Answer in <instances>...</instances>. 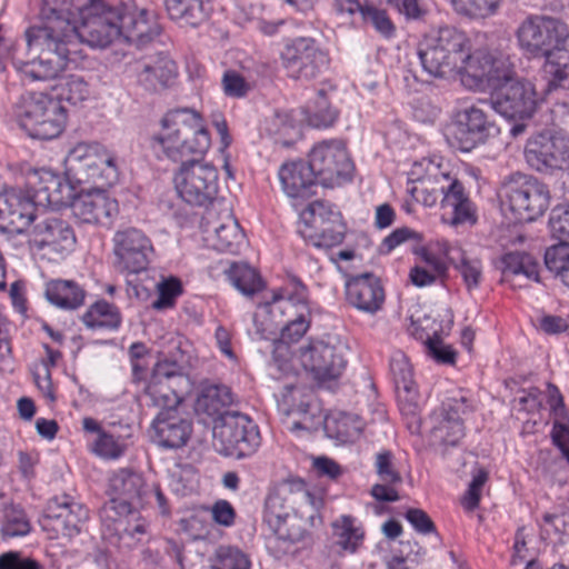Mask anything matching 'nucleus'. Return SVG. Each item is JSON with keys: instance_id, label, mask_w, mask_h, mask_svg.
I'll use <instances>...</instances> for the list:
<instances>
[{"instance_id": "49", "label": "nucleus", "mask_w": 569, "mask_h": 569, "mask_svg": "<svg viewBox=\"0 0 569 569\" xmlns=\"http://www.w3.org/2000/svg\"><path fill=\"white\" fill-rule=\"evenodd\" d=\"M58 96L71 104H80L91 97V86L79 74H69L59 80Z\"/></svg>"}, {"instance_id": "31", "label": "nucleus", "mask_w": 569, "mask_h": 569, "mask_svg": "<svg viewBox=\"0 0 569 569\" xmlns=\"http://www.w3.org/2000/svg\"><path fill=\"white\" fill-rule=\"evenodd\" d=\"M283 192L296 204L315 194L318 178L311 164L302 160L283 163L278 172Z\"/></svg>"}, {"instance_id": "51", "label": "nucleus", "mask_w": 569, "mask_h": 569, "mask_svg": "<svg viewBox=\"0 0 569 569\" xmlns=\"http://www.w3.org/2000/svg\"><path fill=\"white\" fill-rule=\"evenodd\" d=\"M31 522L26 511L18 506L4 509L1 533L4 538L24 537L31 531Z\"/></svg>"}, {"instance_id": "44", "label": "nucleus", "mask_w": 569, "mask_h": 569, "mask_svg": "<svg viewBox=\"0 0 569 569\" xmlns=\"http://www.w3.org/2000/svg\"><path fill=\"white\" fill-rule=\"evenodd\" d=\"M433 426L432 437L436 441L448 446H457L465 437L462 419L450 416L441 410L435 411L431 417Z\"/></svg>"}, {"instance_id": "38", "label": "nucleus", "mask_w": 569, "mask_h": 569, "mask_svg": "<svg viewBox=\"0 0 569 569\" xmlns=\"http://www.w3.org/2000/svg\"><path fill=\"white\" fill-rule=\"evenodd\" d=\"M46 298L63 310H76L84 302V290L72 280L56 279L47 282Z\"/></svg>"}, {"instance_id": "29", "label": "nucleus", "mask_w": 569, "mask_h": 569, "mask_svg": "<svg viewBox=\"0 0 569 569\" xmlns=\"http://www.w3.org/2000/svg\"><path fill=\"white\" fill-rule=\"evenodd\" d=\"M153 441L160 447L178 449L188 442L191 432V421L183 417L178 409L160 410L151 425Z\"/></svg>"}, {"instance_id": "21", "label": "nucleus", "mask_w": 569, "mask_h": 569, "mask_svg": "<svg viewBox=\"0 0 569 569\" xmlns=\"http://www.w3.org/2000/svg\"><path fill=\"white\" fill-rule=\"evenodd\" d=\"M88 517V509L69 496L54 497L48 502L41 527L51 539L72 538L80 533Z\"/></svg>"}, {"instance_id": "18", "label": "nucleus", "mask_w": 569, "mask_h": 569, "mask_svg": "<svg viewBox=\"0 0 569 569\" xmlns=\"http://www.w3.org/2000/svg\"><path fill=\"white\" fill-rule=\"evenodd\" d=\"M138 507L118 502H106L100 509L102 536L110 543L131 546L141 541L148 532V523L138 512Z\"/></svg>"}, {"instance_id": "64", "label": "nucleus", "mask_w": 569, "mask_h": 569, "mask_svg": "<svg viewBox=\"0 0 569 569\" xmlns=\"http://www.w3.org/2000/svg\"><path fill=\"white\" fill-rule=\"evenodd\" d=\"M211 516L216 523L231 527L234 523L236 510L227 500H218L211 507Z\"/></svg>"}, {"instance_id": "52", "label": "nucleus", "mask_w": 569, "mask_h": 569, "mask_svg": "<svg viewBox=\"0 0 569 569\" xmlns=\"http://www.w3.org/2000/svg\"><path fill=\"white\" fill-rule=\"evenodd\" d=\"M91 451L107 460H117L122 457L127 450V445L121 437L103 431L90 445Z\"/></svg>"}, {"instance_id": "24", "label": "nucleus", "mask_w": 569, "mask_h": 569, "mask_svg": "<svg viewBox=\"0 0 569 569\" xmlns=\"http://www.w3.org/2000/svg\"><path fill=\"white\" fill-rule=\"evenodd\" d=\"M32 196L18 189L0 193V230L8 233H22L38 219Z\"/></svg>"}, {"instance_id": "47", "label": "nucleus", "mask_w": 569, "mask_h": 569, "mask_svg": "<svg viewBox=\"0 0 569 569\" xmlns=\"http://www.w3.org/2000/svg\"><path fill=\"white\" fill-rule=\"evenodd\" d=\"M166 8L172 20L192 27L199 26L209 14L203 0H166Z\"/></svg>"}, {"instance_id": "13", "label": "nucleus", "mask_w": 569, "mask_h": 569, "mask_svg": "<svg viewBox=\"0 0 569 569\" xmlns=\"http://www.w3.org/2000/svg\"><path fill=\"white\" fill-rule=\"evenodd\" d=\"M309 163L318 182L323 187H338L351 181L355 164L346 143L339 139L323 140L309 152Z\"/></svg>"}, {"instance_id": "33", "label": "nucleus", "mask_w": 569, "mask_h": 569, "mask_svg": "<svg viewBox=\"0 0 569 569\" xmlns=\"http://www.w3.org/2000/svg\"><path fill=\"white\" fill-rule=\"evenodd\" d=\"M117 27L119 38L124 37L129 42L146 43L159 34L158 26L150 20L146 9H118Z\"/></svg>"}, {"instance_id": "19", "label": "nucleus", "mask_w": 569, "mask_h": 569, "mask_svg": "<svg viewBox=\"0 0 569 569\" xmlns=\"http://www.w3.org/2000/svg\"><path fill=\"white\" fill-rule=\"evenodd\" d=\"M512 77L493 88L496 92L488 99L490 107L507 119H529L537 109L536 88L529 81L513 80Z\"/></svg>"}, {"instance_id": "57", "label": "nucleus", "mask_w": 569, "mask_h": 569, "mask_svg": "<svg viewBox=\"0 0 569 569\" xmlns=\"http://www.w3.org/2000/svg\"><path fill=\"white\" fill-rule=\"evenodd\" d=\"M475 409V400L469 397L466 392L459 391L456 395L447 398L442 402L439 410L462 419L463 416L469 415Z\"/></svg>"}, {"instance_id": "7", "label": "nucleus", "mask_w": 569, "mask_h": 569, "mask_svg": "<svg viewBox=\"0 0 569 569\" xmlns=\"http://www.w3.org/2000/svg\"><path fill=\"white\" fill-rule=\"evenodd\" d=\"M492 110L488 99L476 102L460 101L452 110L447 126V139L461 151H471L499 133L496 121L489 114Z\"/></svg>"}, {"instance_id": "6", "label": "nucleus", "mask_w": 569, "mask_h": 569, "mask_svg": "<svg viewBox=\"0 0 569 569\" xmlns=\"http://www.w3.org/2000/svg\"><path fill=\"white\" fill-rule=\"evenodd\" d=\"M13 116L31 138L41 140L59 137L68 119L67 109L59 99L33 91L20 96L13 106Z\"/></svg>"}, {"instance_id": "3", "label": "nucleus", "mask_w": 569, "mask_h": 569, "mask_svg": "<svg viewBox=\"0 0 569 569\" xmlns=\"http://www.w3.org/2000/svg\"><path fill=\"white\" fill-rule=\"evenodd\" d=\"M415 184L407 190L411 198L425 207H433L440 196L442 220L449 224H473L477 221L476 207L460 181L451 178L436 158H423L410 171Z\"/></svg>"}, {"instance_id": "54", "label": "nucleus", "mask_w": 569, "mask_h": 569, "mask_svg": "<svg viewBox=\"0 0 569 569\" xmlns=\"http://www.w3.org/2000/svg\"><path fill=\"white\" fill-rule=\"evenodd\" d=\"M500 0H450L453 9L470 18H486L493 14Z\"/></svg>"}, {"instance_id": "46", "label": "nucleus", "mask_w": 569, "mask_h": 569, "mask_svg": "<svg viewBox=\"0 0 569 569\" xmlns=\"http://www.w3.org/2000/svg\"><path fill=\"white\" fill-rule=\"evenodd\" d=\"M224 272L231 284L246 297H253L263 288L257 270L246 262H233Z\"/></svg>"}, {"instance_id": "53", "label": "nucleus", "mask_w": 569, "mask_h": 569, "mask_svg": "<svg viewBox=\"0 0 569 569\" xmlns=\"http://www.w3.org/2000/svg\"><path fill=\"white\" fill-rule=\"evenodd\" d=\"M210 561L218 569H250L251 566L248 556L231 546L218 547Z\"/></svg>"}, {"instance_id": "62", "label": "nucleus", "mask_w": 569, "mask_h": 569, "mask_svg": "<svg viewBox=\"0 0 569 569\" xmlns=\"http://www.w3.org/2000/svg\"><path fill=\"white\" fill-rule=\"evenodd\" d=\"M0 569H44L36 559L22 557L17 552L0 556Z\"/></svg>"}, {"instance_id": "45", "label": "nucleus", "mask_w": 569, "mask_h": 569, "mask_svg": "<svg viewBox=\"0 0 569 569\" xmlns=\"http://www.w3.org/2000/svg\"><path fill=\"white\" fill-rule=\"evenodd\" d=\"M325 429L330 437L341 442H352L359 438L363 429V422L357 415L339 412L326 417Z\"/></svg>"}, {"instance_id": "43", "label": "nucleus", "mask_w": 569, "mask_h": 569, "mask_svg": "<svg viewBox=\"0 0 569 569\" xmlns=\"http://www.w3.org/2000/svg\"><path fill=\"white\" fill-rule=\"evenodd\" d=\"M176 74V63L167 57H160L152 64L144 63L138 79L147 90H157L168 86Z\"/></svg>"}, {"instance_id": "5", "label": "nucleus", "mask_w": 569, "mask_h": 569, "mask_svg": "<svg viewBox=\"0 0 569 569\" xmlns=\"http://www.w3.org/2000/svg\"><path fill=\"white\" fill-rule=\"evenodd\" d=\"M469 47L468 36L452 27L431 29L419 42L418 57L423 70L435 78L456 76Z\"/></svg>"}, {"instance_id": "28", "label": "nucleus", "mask_w": 569, "mask_h": 569, "mask_svg": "<svg viewBox=\"0 0 569 569\" xmlns=\"http://www.w3.org/2000/svg\"><path fill=\"white\" fill-rule=\"evenodd\" d=\"M346 298L356 309L373 315L382 308L386 295L381 280L371 272H365L347 279Z\"/></svg>"}, {"instance_id": "20", "label": "nucleus", "mask_w": 569, "mask_h": 569, "mask_svg": "<svg viewBox=\"0 0 569 569\" xmlns=\"http://www.w3.org/2000/svg\"><path fill=\"white\" fill-rule=\"evenodd\" d=\"M116 266L128 273L146 270L154 252L150 238L140 229L128 227L113 236Z\"/></svg>"}, {"instance_id": "58", "label": "nucleus", "mask_w": 569, "mask_h": 569, "mask_svg": "<svg viewBox=\"0 0 569 569\" xmlns=\"http://www.w3.org/2000/svg\"><path fill=\"white\" fill-rule=\"evenodd\" d=\"M181 282L176 278H170L161 281L158 284L159 297L153 301L152 306L154 309H166L172 307L174 300L181 295Z\"/></svg>"}, {"instance_id": "42", "label": "nucleus", "mask_w": 569, "mask_h": 569, "mask_svg": "<svg viewBox=\"0 0 569 569\" xmlns=\"http://www.w3.org/2000/svg\"><path fill=\"white\" fill-rule=\"evenodd\" d=\"M188 388L189 386L151 378L146 388V396L154 407H159L161 410L178 409L182 401V395Z\"/></svg>"}, {"instance_id": "39", "label": "nucleus", "mask_w": 569, "mask_h": 569, "mask_svg": "<svg viewBox=\"0 0 569 569\" xmlns=\"http://www.w3.org/2000/svg\"><path fill=\"white\" fill-rule=\"evenodd\" d=\"M502 274L506 280L522 276L528 281H540V264L531 253L523 251H509L501 258Z\"/></svg>"}, {"instance_id": "2", "label": "nucleus", "mask_w": 569, "mask_h": 569, "mask_svg": "<svg viewBox=\"0 0 569 569\" xmlns=\"http://www.w3.org/2000/svg\"><path fill=\"white\" fill-rule=\"evenodd\" d=\"M522 52L545 58L540 69L543 91L569 90V30L561 20L542 14L529 16L516 31Z\"/></svg>"}, {"instance_id": "12", "label": "nucleus", "mask_w": 569, "mask_h": 569, "mask_svg": "<svg viewBox=\"0 0 569 569\" xmlns=\"http://www.w3.org/2000/svg\"><path fill=\"white\" fill-rule=\"evenodd\" d=\"M213 443L220 453L241 459L257 451L261 437L258 426L247 415L232 412L216 422Z\"/></svg>"}, {"instance_id": "35", "label": "nucleus", "mask_w": 569, "mask_h": 569, "mask_svg": "<svg viewBox=\"0 0 569 569\" xmlns=\"http://www.w3.org/2000/svg\"><path fill=\"white\" fill-rule=\"evenodd\" d=\"M297 396H303L302 391L295 386H286L283 392L284 402L295 401ZM290 413L297 415L298 419L293 420L289 429L291 431H316L321 426L325 427L326 418L322 415L319 406L311 399L310 396L305 395V399L298 406L292 405L289 410Z\"/></svg>"}, {"instance_id": "11", "label": "nucleus", "mask_w": 569, "mask_h": 569, "mask_svg": "<svg viewBox=\"0 0 569 569\" xmlns=\"http://www.w3.org/2000/svg\"><path fill=\"white\" fill-rule=\"evenodd\" d=\"M346 230L340 211L329 202L313 201L301 212L298 232L315 248L330 249L341 244Z\"/></svg>"}, {"instance_id": "25", "label": "nucleus", "mask_w": 569, "mask_h": 569, "mask_svg": "<svg viewBox=\"0 0 569 569\" xmlns=\"http://www.w3.org/2000/svg\"><path fill=\"white\" fill-rule=\"evenodd\" d=\"M299 358L302 367L320 382L338 379L346 366L342 355L322 341L302 348Z\"/></svg>"}, {"instance_id": "27", "label": "nucleus", "mask_w": 569, "mask_h": 569, "mask_svg": "<svg viewBox=\"0 0 569 569\" xmlns=\"http://www.w3.org/2000/svg\"><path fill=\"white\" fill-rule=\"evenodd\" d=\"M28 186L39 206L60 208L73 199V190L68 182L49 169H39L28 174Z\"/></svg>"}, {"instance_id": "30", "label": "nucleus", "mask_w": 569, "mask_h": 569, "mask_svg": "<svg viewBox=\"0 0 569 569\" xmlns=\"http://www.w3.org/2000/svg\"><path fill=\"white\" fill-rule=\"evenodd\" d=\"M390 373L396 388L400 410L405 415L416 416L420 408V395L413 380L412 367L400 351L390 359Z\"/></svg>"}, {"instance_id": "15", "label": "nucleus", "mask_w": 569, "mask_h": 569, "mask_svg": "<svg viewBox=\"0 0 569 569\" xmlns=\"http://www.w3.org/2000/svg\"><path fill=\"white\" fill-rule=\"evenodd\" d=\"M273 308H296L297 316L290 320L281 330L278 341H274L273 355L287 359L289 356V343L299 341L308 331L310 326V312L307 303V288L297 278L292 277L283 289V295L274 296Z\"/></svg>"}, {"instance_id": "14", "label": "nucleus", "mask_w": 569, "mask_h": 569, "mask_svg": "<svg viewBox=\"0 0 569 569\" xmlns=\"http://www.w3.org/2000/svg\"><path fill=\"white\" fill-rule=\"evenodd\" d=\"M280 57L283 68L296 80H313L330 64L328 50L311 37L290 39L286 42Z\"/></svg>"}, {"instance_id": "16", "label": "nucleus", "mask_w": 569, "mask_h": 569, "mask_svg": "<svg viewBox=\"0 0 569 569\" xmlns=\"http://www.w3.org/2000/svg\"><path fill=\"white\" fill-rule=\"evenodd\" d=\"M174 187L179 197L187 203L206 206L218 193V170L207 162H183L174 174Z\"/></svg>"}, {"instance_id": "40", "label": "nucleus", "mask_w": 569, "mask_h": 569, "mask_svg": "<svg viewBox=\"0 0 569 569\" xmlns=\"http://www.w3.org/2000/svg\"><path fill=\"white\" fill-rule=\"evenodd\" d=\"M82 322L91 330L116 331L122 323V317L118 307L100 300L83 313Z\"/></svg>"}, {"instance_id": "48", "label": "nucleus", "mask_w": 569, "mask_h": 569, "mask_svg": "<svg viewBox=\"0 0 569 569\" xmlns=\"http://www.w3.org/2000/svg\"><path fill=\"white\" fill-rule=\"evenodd\" d=\"M337 543L347 551L355 552L363 540V529L358 520L349 515H342L332 523Z\"/></svg>"}, {"instance_id": "10", "label": "nucleus", "mask_w": 569, "mask_h": 569, "mask_svg": "<svg viewBox=\"0 0 569 569\" xmlns=\"http://www.w3.org/2000/svg\"><path fill=\"white\" fill-rule=\"evenodd\" d=\"M505 202L519 221H533L550 206L547 184L532 176L511 173L502 184Z\"/></svg>"}, {"instance_id": "63", "label": "nucleus", "mask_w": 569, "mask_h": 569, "mask_svg": "<svg viewBox=\"0 0 569 569\" xmlns=\"http://www.w3.org/2000/svg\"><path fill=\"white\" fill-rule=\"evenodd\" d=\"M40 457L34 451H19L18 452V470L26 481H31L37 476V466L39 465Z\"/></svg>"}, {"instance_id": "22", "label": "nucleus", "mask_w": 569, "mask_h": 569, "mask_svg": "<svg viewBox=\"0 0 569 569\" xmlns=\"http://www.w3.org/2000/svg\"><path fill=\"white\" fill-rule=\"evenodd\" d=\"M527 163L541 172L569 168V138L562 134L539 133L527 141Z\"/></svg>"}, {"instance_id": "56", "label": "nucleus", "mask_w": 569, "mask_h": 569, "mask_svg": "<svg viewBox=\"0 0 569 569\" xmlns=\"http://www.w3.org/2000/svg\"><path fill=\"white\" fill-rule=\"evenodd\" d=\"M315 103L316 106L313 109L309 107V120L311 124L318 128H328L332 126L338 118V112L329 106L327 97L322 90L318 92V98Z\"/></svg>"}, {"instance_id": "50", "label": "nucleus", "mask_w": 569, "mask_h": 569, "mask_svg": "<svg viewBox=\"0 0 569 569\" xmlns=\"http://www.w3.org/2000/svg\"><path fill=\"white\" fill-rule=\"evenodd\" d=\"M244 234L237 221L230 220L214 230L212 247L220 252L234 253L243 243Z\"/></svg>"}, {"instance_id": "4", "label": "nucleus", "mask_w": 569, "mask_h": 569, "mask_svg": "<svg viewBox=\"0 0 569 569\" xmlns=\"http://www.w3.org/2000/svg\"><path fill=\"white\" fill-rule=\"evenodd\" d=\"M162 131L150 139V147L173 161L202 156L210 147V136L200 116L189 109L171 110L161 119Z\"/></svg>"}, {"instance_id": "32", "label": "nucleus", "mask_w": 569, "mask_h": 569, "mask_svg": "<svg viewBox=\"0 0 569 569\" xmlns=\"http://www.w3.org/2000/svg\"><path fill=\"white\" fill-rule=\"evenodd\" d=\"M73 216L83 223H106L118 212V203L104 192L94 190L78 196L71 202Z\"/></svg>"}, {"instance_id": "34", "label": "nucleus", "mask_w": 569, "mask_h": 569, "mask_svg": "<svg viewBox=\"0 0 569 569\" xmlns=\"http://www.w3.org/2000/svg\"><path fill=\"white\" fill-rule=\"evenodd\" d=\"M375 469L380 483L372 486V497L383 502L398 501L396 486L402 483V477L396 467L393 453L389 450L379 451L376 455Z\"/></svg>"}, {"instance_id": "26", "label": "nucleus", "mask_w": 569, "mask_h": 569, "mask_svg": "<svg viewBox=\"0 0 569 569\" xmlns=\"http://www.w3.org/2000/svg\"><path fill=\"white\" fill-rule=\"evenodd\" d=\"M549 223L551 233L559 239V243L546 250L545 264L561 283L569 288V206L561 212H553Z\"/></svg>"}, {"instance_id": "9", "label": "nucleus", "mask_w": 569, "mask_h": 569, "mask_svg": "<svg viewBox=\"0 0 569 569\" xmlns=\"http://www.w3.org/2000/svg\"><path fill=\"white\" fill-rule=\"evenodd\" d=\"M461 83L469 90L485 91L499 86L513 76L510 58L500 52L486 50L471 51V41L457 73Z\"/></svg>"}, {"instance_id": "23", "label": "nucleus", "mask_w": 569, "mask_h": 569, "mask_svg": "<svg viewBox=\"0 0 569 569\" xmlns=\"http://www.w3.org/2000/svg\"><path fill=\"white\" fill-rule=\"evenodd\" d=\"M292 507L289 503L288 495L282 491H273L268 495L264 502V517L269 523L274 526L276 542L283 552H291V546L303 538L305 531L295 522L291 517Z\"/></svg>"}, {"instance_id": "8", "label": "nucleus", "mask_w": 569, "mask_h": 569, "mask_svg": "<svg viewBox=\"0 0 569 569\" xmlns=\"http://www.w3.org/2000/svg\"><path fill=\"white\" fill-rule=\"evenodd\" d=\"M66 173L78 183L111 187L119 179L116 157L99 143L80 142L64 158Z\"/></svg>"}, {"instance_id": "60", "label": "nucleus", "mask_w": 569, "mask_h": 569, "mask_svg": "<svg viewBox=\"0 0 569 569\" xmlns=\"http://www.w3.org/2000/svg\"><path fill=\"white\" fill-rule=\"evenodd\" d=\"M222 89L228 97L242 98L244 97L250 86L244 78L233 70H227L222 77Z\"/></svg>"}, {"instance_id": "37", "label": "nucleus", "mask_w": 569, "mask_h": 569, "mask_svg": "<svg viewBox=\"0 0 569 569\" xmlns=\"http://www.w3.org/2000/svg\"><path fill=\"white\" fill-rule=\"evenodd\" d=\"M232 393L229 387L223 385L203 386L196 399L194 410L199 416H207L214 420V423L227 413L228 407L232 403Z\"/></svg>"}, {"instance_id": "41", "label": "nucleus", "mask_w": 569, "mask_h": 569, "mask_svg": "<svg viewBox=\"0 0 569 569\" xmlns=\"http://www.w3.org/2000/svg\"><path fill=\"white\" fill-rule=\"evenodd\" d=\"M445 254L461 276L467 290L471 292L478 289L482 281V262L467 256L459 248H447Z\"/></svg>"}, {"instance_id": "59", "label": "nucleus", "mask_w": 569, "mask_h": 569, "mask_svg": "<svg viewBox=\"0 0 569 569\" xmlns=\"http://www.w3.org/2000/svg\"><path fill=\"white\" fill-rule=\"evenodd\" d=\"M543 532L550 535L553 532L558 536L559 541H562L565 536H569V511H561L558 513L546 512L542 516Z\"/></svg>"}, {"instance_id": "55", "label": "nucleus", "mask_w": 569, "mask_h": 569, "mask_svg": "<svg viewBox=\"0 0 569 569\" xmlns=\"http://www.w3.org/2000/svg\"><path fill=\"white\" fill-rule=\"evenodd\" d=\"M151 378L167 382H174L183 386H189V379L183 375L182 367L178 360H170L168 358L159 360L152 370Z\"/></svg>"}, {"instance_id": "17", "label": "nucleus", "mask_w": 569, "mask_h": 569, "mask_svg": "<svg viewBox=\"0 0 569 569\" xmlns=\"http://www.w3.org/2000/svg\"><path fill=\"white\" fill-rule=\"evenodd\" d=\"M34 224L29 231L28 242L32 250L42 252L44 256L64 258L76 247V234L70 223L57 216L48 213L38 216Z\"/></svg>"}, {"instance_id": "1", "label": "nucleus", "mask_w": 569, "mask_h": 569, "mask_svg": "<svg viewBox=\"0 0 569 569\" xmlns=\"http://www.w3.org/2000/svg\"><path fill=\"white\" fill-rule=\"evenodd\" d=\"M41 22L26 31L29 50L37 52L30 62L14 60L31 80H49L67 69L82 66L81 48H106L119 38L117 8L102 0H42Z\"/></svg>"}, {"instance_id": "61", "label": "nucleus", "mask_w": 569, "mask_h": 569, "mask_svg": "<svg viewBox=\"0 0 569 569\" xmlns=\"http://www.w3.org/2000/svg\"><path fill=\"white\" fill-rule=\"evenodd\" d=\"M413 529L421 535L436 532V526L426 511L418 508H410L405 515Z\"/></svg>"}, {"instance_id": "36", "label": "nucleus", "mask_w": 569, "mask_h": 569, "mask_svg": "<svg viewBox=\"0 0 569 569\" xmlns=\"http://www.w3.org/2000/svg\"><path fill=\"white\" fill-rule=\"evenodd\" d=\"M112 498L108 502H118L131 507L142 503L144 480L142 476L130 469H120L113 473L109 481Z\"/></svg>"}]
</instances>
